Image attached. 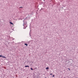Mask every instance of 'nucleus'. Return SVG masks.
Segmentation results:
<instances>
[{
	"mask_svg": "<svg viewBox=\"0 0 78 78\" xmlns=\"http://www.w3.org/2000/svg\"><path fill=\"white\" fill-rule=\"evenodd\" d=\"M25 67H29V66H25Z\"/></svg>",
	"mask_w": 78,
	"mask_h": 78,
	"instance_id": "obj_2",
	"label": "nucleus"
},
{
	"mask_svg": "<svg viewBox=\"0 0 78 78\" xmlns=\"http://www.w3.org/2000/svg\"><path fill=\"white\" fill-rule=\"evenodd\" d=\"M68 69L69 70H70V69L68 68Z\"/></svg>",
	"mask_w": 78,
	"mask_h": 78,
	"instance_id": "obj_9",
	"label": "nucleus"
},
{
	"mask_svg": "<svg viewBox=\"0 0 78 78\" xmlns=\"http://www.w3.org/2000/svg\"><path fill=\"white\" fill-rule=\"evenodd\" d=\"M10 24H12V25H13V23H12L11 22H10Z\"/></svg>",
	"mask_w": 78,
	"mask_h": 78,
	"instance_id": "obj_5",
	"label": "nucleus"
},
{
	"mask_svg": "<svg viewBox=\"0 0 78 78\" xmlns=\"http://www.w3.org/2000/svg\"><path fill=\"white\" fill-rule=\"evenodd\" d=\"M25 45H26V46H28V44H27V43L25 44Z\"/></svg>",
	"mask_w": 78,
	"mask_h": 78,
	"instance_id": "obj_4",
	"label": "nucleus"
},
{
	"mask_svg": "<svg viewBox=\"0 0 78 78\" xmlns=\"http://www.w3.org/2000/svg\"><path fill=\"white\" fill-rule=\"evenodd\" d=\"M22 8V7H20V8Z\"/></svg>",
	"mask_w": 78,
	"mask_h": 78,
	"instance_id": "obj_10",
	"label": "nucleus"
},
{
	"mask_svg": "<svg viewBox=\"0 0 78 78\" xmlns=\"http://www.w3.org/2000/svg\"><path fill=\"white\" fill-rule=\"evenodd\" d=\"M46 70H48V69H49L48 67H47L46 68Z\"/></svg>",
	"mask_w": 78,
	"mask_h": 78,
	"instance_id": "obj_3",
	"label": "nucleus"
},
{
	"mask_svg": "<svg viewBox=\"0 0 78 78\" xmlns=\"http://www.w3.org/2000/svg\"><path fill=\"white\" fill-rule=\"evenodd\" d=\"M50 75H52V73H50Z\"/></svg>",
	"mask_w": 78,
	"mask_h": 78,
	"instance_id": "obj_7",
	"label": "nucleus"
},
{
	"mask_svg": "<svg viewBox=\"0 0 78 78\" xmlns=\"http://www.w3.org/2000/svg\"><path fill=\"white\" fill-rule=\"evenodd\" d=\"M0 57H2V58H5V59H6V57L3 56V55H0Z\"/></svg>",
	"mask_w": 78,
	"mask_h": 78,
	"instance_id": "obj_1",
	"label": "nucleus"
},
{
	"mask_svg": "<svg viewBox=\"0 0 78 78\" xmlns=\"http://www.w3.org/2000/svg\"><path fill=\"white\" fill-rule=\"evenodd\" d=\"M30 69L31 70H33V69L32 68H30Z\"/></svg>",
	"mask_w": 78,
	"mask_h": 78,
	"instance_id": "obj_6",
	"label": "nucleus"
},
{
	"mask_svg": "<svg viewBox=\"0 0 78 78\" xmlns=\"http://www.w3.org/2000/svg\"><path fill=\"white\" fill-rule=\"evenodd\" d=\"M52 76L53 77H54V76H55V75H53Z\"/></svg>",
	"mask_w": 78,
	"mask_h": 78,
	"instance_id": "obj_8",
	"label": "nucleus"
}]
</instances>
